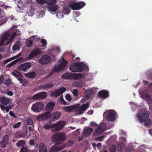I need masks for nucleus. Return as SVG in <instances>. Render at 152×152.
Here are the masks:
<instances>
[{
	"label": "nucleus",
	"instance_id": "61",
	"mask_svg": "<svg viewBox=\"0 0 152 152\" xmlns=\"http://www.w3.org/2000/svg\"><path fill=\"white\" fill-rule=\"evenodd\" d=\"M29 144L31 145H33L34 144V141L33 139H31L30 141Z\"/></svg>",
	"mask_w": 152,
	"mask_h": 152
},
{
	"label": "nucleus",
	"instance_id": "47",
	"mask_svg": "<svg viewBox=\"0 0 152 152\" xmlns=\"http://www.w3.org/2000/svg\"><path fill=\"white\" fill-rule=\"evenodd\" d=\"M26 123L28 125H33V123L32 120L29 118L27 119Z\"/></svg>",
	"mask_w": 152,
	"mask_h": 152
},
{
	"label": "nucleus",
	"instance_id": "33",
	"mask_svg": "<svg viewBox=\"0 0 152 152\" xmlns=\"http://www.w3.org/2000/svg\"><path fill=\"white\" fill-rule=\"evenodd\" d=\"M21 47V45L20 42H17L12 47V50L15 51L19 50Z\"/></svg>",
	"mask_w": 152,
	"mask_h": 152
},
{
	"label": "nucleus",
	"instance_id": "7",
	"mask_svg": "<svg viewBox=\"0 0 152 152\" xmlns=\"http://www.w3.org/2000/svg\"><path fill=\"white\" fill-rule=\"evenodd\" d=\"M93 89L89 88L87 89L85 91V95L82 98L81 101L83 102L89 99L93 94Z\"/></svg>",
	"mask_w": 152,
	"mask_h": 152
},
{
	"label": "nucleus",
	"instance_id": "16",
	"mask_svg": "<svg viewBox=\"0 0 152 152\" xmlns=\"http://www.w3.org/2000/svg\"><path fill=\"white\" fill-rule=\"evenodd\" d=\"M61 115V113L58 111H55L53 112L52 114L50 113V117L53 121H55L58 120L60 118Z\"/></svg>",
	"mask_w": 152,
	"mask_h": 152
},
{
	"label": "nucleus",
	"instance_id": "28",
	"mask_svg": "<svg viewBox=\"0 0 152 152\" xmlns=\"http://www.w3.org/2000/svg\"><path fill=\"white\" fill-rule=\"evenodd\" d=\"M72 76H73L71 73L67 72L62 75V77L65 79H71L73 78Z\"/></svg>",
	"mask_w": 152,
	"mask_h": 152
},
{
	"label": "nucleus",
	"instance_id": "63",
	"mask_svg": "<svg viewBox=\"0 0 152 152\" xmlns=\"http://www.w3.org/2000/svg\"><path fill=\"white\" fill-rule=\"evenodd\" d=\"M151 121V120L149 119L147 121H146L145 123V125L146 126H148L149 125L150 122Z\"/></svg>",
	"mask_w": 152,
	"mask_h": 152
},
{
	"label": "nucleus",
	"instance_id": "38",
	"mask_svg": "<svg viewBox=\"0 0 152 152\" xmlns=\"http://www.w3.org/2000/svg\"><path fill=\"white\" fill-rule=\"evenodd\" d=\"M74 76V79L75 80L80 79L82 77V75L80 73H79L75 74Z\"/></svg>",
	"mask_w": 152,
	"mask_h": 152
},
{
	"label": "nucleus",
	"instance_id": "18",
	"mask_svg": "<svg viewBox=\"0 0 152 152\" xmlns=\"http://www.w3.org/2000/svg\"><path fill=\"white\" fill-rule=\"evenodd\" d=\"M115 113L113 112H110L108 113L106 119L107 121H113L115 120Z\"/></svg>",
	"mask_w": 152,
	"mask_h": 152
},
{
	"label": "nucleus",
	"instance_id": "51",
	"mask_svg": "<svg viewBox=\"0 0 152 152\" xmlns=\"http://www.w3.org/2000/svg\"><path fill=\"white\" fill-rule=\"evenodd\" d=\"M65 97L66 99L68 101H70L72 100L71 97L69 94H67L65 96Z\"/></svg>",
	"mask_w": 152,
	"mask_h": 152
},
{
	"label": "nucleus",
	"instance_id": "41",
	"mask_svg": "<svg viewBox=\"0 0 152 152\" xmlns=\"http://www.w3.org/2000/svg\"><path fill=\"white\" fill-rule=\"evenodd\" d=\"M20 83L24 86H27L28 84V81L25 79H23Z\"/></svg>",
	"mask_w": 152,
	"mask_h": 152
},
{
	"label": "nucleus",
	"instance_id": "13",
	"mask_svg": "<svg viewBox=\"0 0 152 152\" xmlns=\"http://www.w3.org/2000/svg\"><path fill=\"white\" fill-rule=\"evenodd\" d=\"M51 60V58L48 55H44L42 56L39 61L41 64H45L49 63Z\"/></svg>",
	"mask_w": 152,
	"mask_h": 152
},
{
	"label": "nucleus",
	"instance_id": "8",
	"mask_svg": "<svg viewBox=\"0 0 152 152\" xmlns=\"http://www.w3.org/2000/svg\"><path fill=\"white\" fill-rule=\"evenodd\" d=\"M42 53V51L39 48H35L32 50L30 54L28 55V58L29 59H31Z\"/></svg>",
	"mask_w": 152,
	"mask_h": 152
},
{
	"label": "nucleus",
	"instance_id": "62",
	"mask_svg": "<svg viewBox=\"0 0 152 152\" xmlns=\"http://www.w3.org/2000/svg\"><path fill=\"white\" fill-rule=\"evenodd\" d=\"M21 54L20 53H19L18 55L13 57V58L14 59L15 58H17L19 57H20V56H21Z\"/></svg>",
	"mask_w": 152,
	"mask_h": 152
},
{
	"label": "nucleus",
	"instance_id": "4",
	"mask_svg": "<svg viewBox=\"0 0 152 152\" xmlns=\"http://www.w3.org/2000/svg\"><path fill=\"white\" fill-rule=\"evenodd\" d=\"M44 104L41 102L36 103L31 107V109L34 112L39 113L41 112L43 109Z\"/></svg>",
	"mask_w": 152,
	"mask_h": 152
},
{
	"label": "nucleus",
	"instance_id": "1",
	"mask_svg": "<svg viewBox=\"0 0 152 152\" xmlns=\"http://www.w3.org/2000/svg\"><path fill=\"white\" fill-rule=\"evenodd\" d=\"M66 138L65 133L60 132L55 133L53 135L52 139L53 141L55 143L51 148L50 151L51 152L58 151L61 150L66 146L62 142L64 141Z\"/></svg>",
	"mask_w": 152,
	"mask_h": 152
},
{
	"label": "nucleus",
	"instance_id": "25",
	"mask_svg": "<svg viewBox=\"0 0 152 152\" xmlns=\"http://www.w3.org/2000/svg\"><path fill=\"white\" fill-rule=\"evenodd\" d=\"M23 59V58L22 57H20L19 58H18L16 60L13 61L12 62H11V63L9 64H7L6 67L7 68H9L11 66H13L14 64H15L18 63V62L20 61H21Z\"/></svg>",
	"mask_w": 152,
	"mask_h": 152
},
{
	"label": "nucleus",
	"instance_id": "26",
	"mask_svg": "<svg viewBox=\"0 0 152 152\" xmlns=\"http://www.w3.org/2000/svg\"><path fill=\"white\" fill-rule=\"evenodd\" d=\"M9 37V33L8 32H7L1 35L0 39L1 42H3L6 40L8 39V38Z\"/></svg>",
	"mask_w": 152,
	"mask_h": 152
},
{
	"label": "nucleus",
	"instance_id": "29",
	"mask_svg": "<svg viewBox=\"0 0 152 152\" xmlns=\"http://www.w3.org/2000/svg\"><path fill=\"white\" fill-rule=\"evenodd\" d=\"M37 74L34 72H32L26 73L25 75L26 77L30 78H33L35 77Z\"/></svg>",
	"mask_w": 152,
	"mask_h": 152
},
{
	"label": "nucleus",
	"instance_id": "2",
	"mask_svg": "<svg viewBox=\"0 0 152 152\" xmlns=\"http://www.w3.org/2000/svg\"><path fill=\"white\" fill-rule=\"evenodd\" d=\"M70 71L74 72H82L83 69H86L88 72L89 69L88 66L83 63L77 62L72 64L69 67Z\"/></svg>",
	"mask_w": 152,
	"mask_h": 152
},
{
	"label": "nucleus",
	"instance_id": "27",
	"mask_svg": "<svg viewBox=\"0 0 152 152\" xmlns=\"http://www.w3.org/2000/svg\"><path fill=\"white\" fill-rule=\"evenodd\" d=\"M54 86L53 83L52 82H49L48 84H46L42 86L41 87L42 88H44L47 90L48 89Z\"/></svg>",
	"mask_w": 152,
	"mask_h": 152
},
{
	"label": "nucleus",
	"instance_id": "52",
	"mask_svg": "<svg viewBox=\"0 0 152 152\" xmlns=\"http://www.w3.org/2000/svg\"><path fill=\"white\" fill-rule=\"evenodd\" d=\"M72 93L75 96H77L78 95V91L76 89H74L73 91H72Z\"/></svg>",
	"mask_w": 152,
	"mask_h": 152
},
{
	"label": "nucleus",
	"instance_id": "6",
	"mask_svg": "<svg viewBox=\"0 0 152 152\" xmlns=\"http://www.w3.org/2000/svg\"><path fill=\"white\" fill-rule=\"evenodd\" d=\"M66 90V88L62 87L59 89H56L52 92L50 94V96L55 98H56L62 94Z\"/></svg>",
	"mask_w": 152,
	"mask_h": 152
},
{
	"label": "nucleus",
	"instance_id": "49",
	"mask_svg": "<svg viewBox=\"0 0 152 152\" xmlns=\"http://www.w3.org/2000/svg\"><path fill=\"white\" fill-rule=\"evenodd\" d=\"M37 3L40 4H44L45 2V0H36Z\"/></svg>",
	"mask_w": 152,
	"mask_h": 152
},
{
	"label": "nucleus",
	"instance_id": "50",
	"mask_svg": "<svg viewBox=\"0 0 152 152\" xmlns=\"http://www.w3.org/2000/svg\"><path fill=\"white\" fill-rule=\"evenodd\" d=\"M21 124V122H18L17 124L13 126V127L14 128H18L19 127Z\"/></svg>",
	"mask_w": 152,
	"mask_h": 152
},
{
	"label": "nucleus",
	"instance_id": "34",
	"mask_svg": "<svg viewBox=\"0 0 152 152\" xmlns=\"http://www.w3.org/2000/svg\"><path fill=\"white\" fill-rule=\"evenodd\" d=\"M73 109V107L71 106H67L64 107L63 108L64 110L67 112L72 111Z\"/></svg>",
	"mask_w": 152,
	"mask_h": 152
},
{
	"label": "nucleus",
	"instance_id": "55",
	"mask_svg": "<svg viewBox=\"0 0 152 152\" xmlns=\"http://www.w3.org/2000/svg\"><path fill=\"white\" fill-rule=\"evenodd\" d=\"M9 114L11 116L15 118H17V117L16 115H15L13 112L12 111H10L9 112Z\"/></svg>",
	"mask_w": 152,
	"mask_h": 152
},
{
	"label": "nucleus",
	"instance_id": "42",
	"mask_svg": "<svg viewBox=\"0 0 152 152\" xmlns=\"http://www.w3.org/2000/svg\"><path fill=\"white\" fill-rule=\"evenodd\" d=\"M116 148L115 145H113L110 147L109 152H116Z\"/></svg>",
	"mask_w": 152,
	"mask_h": 152
},
{
	"label": "nucleus",
	"instance_id": "15",
	"mask_svg": "<svg viewBox=\"0 0 152 152\" xmlns=\"http://www.w3.org/2000/svg\"><path fill=\"white\" fill-rule=\"evenodd\" d=\"M65 124V122L64 121H59L55 124L54 126V127L55 128L56 131H58L61 130L64 126Z\"/></svg>",
	"mask_w": 152,
	"mask_h": 152
},
{
	"label": "nucleus",
	"instance_id": "19",
	"mask_svg": "<svg viewBox=\"0 0 152 152\" xmlns=\"http://www.w3.org/2000/svg\"><path fill=\"white\" fill-rule=\"evenodd\" d=\"M98 96L102 98H106L109 96V92L104 90L100 91L98 93Z\"/></svg>",
	"mask_w": 152,
	"mask_h": 152
},
{
	"label": "nucleus",
	"instance_id": "57",
	"mask_svg": "<svg viewBox=\"0 0 152 152\" xmlns=\"http://www.w3.org/2000/svg\"><path fill=\"white\" fill-rule=\"evenodd\" d=\"M7 93L8 95L10 96H12L13 95V92L11 91H8Z\"/></svg>",
	"mask_w": 152,
	"mask_h": 152
},
{
	"label": "nucleus",
	"instance_id": "37",
	"mask_svg": "<svg viewBox=\"0 0 152 152\" xmlns=\"http://www.w3.org/2000/svg\"><path fill=\"white\" fill-rule=\"evenodd\" d=\"M12 74L16 77L18 76H20V75H21V73L20 72L18 71L14 70Z\"/></svg>",
	"mask_w": 152,
	"mask_h": 152
},
{
	"label": "nucleus",
	"instance_id": "60",
	"mask_svg": "<svg viewBox=\"0 0 152 152\" xmlns=\"http://www.w3.org/2000/svg\"><path fill=\"white\" fill-rule=\"evenodd\" d=\"M11 108L12 107L11 106H9L7 107L5 110L7 112H8Z\"/></svg>",
	"mask_w": 152,
	"mask_h": 152
},
{
	"label": "nucleus",
	"instance_id": "46",
	"mask_svg": "<svg viewBox=\"0 0 152 152\" xmlns=\"http://www.w3.org/2000/svg\"><path fill=\"white\" fill-rule=\"evenodd\" d=\"M32 42L31 40H28L26 44V46L27 47H29L32 45Z\"/></svg>",
	"mask_w": 152,
	"mask_h": 152
},
{
	"label": "nucleus",
	"instance_id": "17",
	"mask_svg": "<svg viewBox=\"0 0 152 152\" xmlns=\"http://www.w3.org/2000/svg\"><path fill=\"white\" fill-rule=\"evenodd\" d=\"M89 103L87 102L86 104H83L81 106L77 108V110L79 111V114H81L84 111L86 110L89 107Z\"/></svg>",
	"mask_w": 152,
	"mask_h": 152
},
{
	"label": "nucleus",
	"instance_id": "30",
	"mask_svg": "<svg viewBox=\"0 0 152 152\" xmlns=\"http://www.w3.org/2000/svg\"><path fill=\"white\" fill-rule=\"evenodd\" d=\"M74 86L76 87H79L81 88L85 85V83L82 81H79L75 82L74 84Z\"/></svg>",
	"mask_w": 152,
	"mask_h": 152
},
{
	"label": "nucleus",
	"instance_id": "59",
	"mask_svg": "<svg viewBox=\"0 0 152 152\" xmlns=\"http://www.w3.org/2000/svg\"><path fill=\"white\" fill-rule=\"evenodd\" d=\"M1 108V110H4L5 109H6V107L5 106L1 104L0 105Z\"/></svg>",
	"mask_w": 152,
	"mask_h": 152
},
{
	"label": "nucleus",
	"instance_id": "53",
	"mask_svg": "<svg viewBox=\"0 0 152 152\" xmlns=\"http://www.w3.org/2000/svg\"><path fill=\"white\" fill-rule=\"evenodd\" d=\"M16 78L18 80L20 81V82L23 79V77L21 75H20V76L17 77Z\"/></svg>",
	"mask_w": 152,
	"mask_h": 152
},
{
	"label": "nucleus",
	"instance_id": "39",
	"mask_svg": "<svg viewBox=\"0 0 152 152\" xmlns=\"http://www.w3.org/2000/svg\"><path fill=\"white\" fill-rule=\"evenodd\" d=\"M46 3L49 4H54L56 3V0H45Z\"/></svg>",
	"mask_w": 152,
	"mask_h": 152
},
{
	"label": "nucleus",
	"instance_id": "32",
	"mask_svg": "<svg viewBox=\"0 0 152 152\" xmlns=\"http://www.w3.org/2000/svg\"><path fill=\"white\" fill-rule=\"evenodd\" d=\"M26 142L24 140H20L16 143V145L18 147L23 146L25 144Z\"/></svg>",
	"mask_w": 152,
	"mask_h": 152
},
{
	"label": "nucleus",
	"instance_id": "40",
	"mask_svg": "<svg viewBox=\"0 0 152 152\" xmlns=\"http://www.w3.org/2000/svg\"><path fill=\"white\" fill-rule=\"evenodd\" d=\"M28 148L26 146H22L19 152H27Z\"/></svg>",
	"mask_w": 152,
	"mask_h": 152
},
{
	"label": "nucleus",
	"instance_id": "48",
	"mask_svg": "<svg viewBox=\"0 0 152 152\" xmlns=\"http://www.w3.org/2000/svg\"><path fill=\"white\" fill-rule=\"evenodd\" d=\"M13 59H14V58L12 57L10 58H9V59H6L5 61H4V63H3V64L4 65H5L7 63L10 62V61H12V60Z\"/></svg>",
	"mask_w": 152,
	"mask_h": 152
},
{
	"label": "nucleus",
	"instance_id": "20",
	"mask_svg": "<svg viewBox=\"0 0 152 152\" xmlns=\"http://www.w3.org/2000/svg\"><path fill=\"white\" fill-rule=\"evenodd\" d=\"M55 103L52 101L50 102L46 105L45 107V109L47 112H50L53 109V108L55 106Z\"/></svg>",
	"mask_w": 152,
	"mask_h": 152
},
{
	"label": "nucleus",
	"instance_id": "45",
	"mask_svg": "<svg viewBox=\"0 0 152 152\" xmlns=\"http://www.w3.org/2000/svg\"><path fill=\"white\" fill-rule=\"evenodd\" d=\"M43 128L45 129H48L51 128V125L48 123H47L43 126Z\"/></svg>",
	"mask_w": 152,
	"mask_h": 152
},
{
	"label": "nucleus",
	"instance_id": "11",
	"mask_svg": "<svg viewBox=\"0 0 152 152\" xmlns=\"http://www.w3.org/2000/svg\"><path fill=\"white\" fill-rule=\"evenodd\" d=\"M31 64L28 62H26L21 64L18 68V70L26 72L27 69H29L31 67Z\"/></svg>",
	"mask_w": 152,
	"mask_h": 152
},
{
	"label": "nucleus",
	"instance_id": "5",
	"mask_svg": "<svg viewBox=\"0 0 152 152\" xmlns=\"http://www.w3.org/2000/svg\"><path fill=\"white\" fill-rule=\"evenodd\" d=\"M86 5L85 3L83 1H79L75 3H71L69 5L70 7L73 10H79Z\"/></svg>",
	"mask_w": 152,
	"mask_h": 152
},
{
	"label": "nucleus",
	"instance_id": "43",
	"mask_svg": "<svg viewBox=\"0 0 152 152\" xmlns=\"http://www.w3.org/2000/svg\"><path fill=\"white\" fill-rule=\"evenodd\" d=\"M11 80L10 78H8L7 80H5L4 81V84L6 86H9L10 85Z\"/></svg>",
	"mask_w": 152,
	"mask_h": 152
},
{
	"label": "nucleus",
	"instance_id": "58",
	"mask_svg": "<svg viewBox=\"0 0 152 152\" xmlns=\"http://www.w3.org/2000/svg\"><path fill=\"white\" fill-rule=\"evenodd\" d=\"M16 32H14L12 34V36L11 37V40H12L14 38L15 36L16 35Z\"/></svg>",
	"mask_w": 152,
	"mask_h": 152
},
{
	"label": "nucleus",
	"instance_id": "44",
	"mask_svg": "<svg viewBox=\"0 0 152 152\" xmlns=\"http://www.w3.org/2000/svg\"><path fill=\"white\" fill-rule=\"evenodd\" d=\"M41 42L42 43L41 46L43 47H45L47 44L46 41L43 39L41 40Z\"/></svg>",
	"mask_w": 152,
	"mask_h": 152
},
{
	"label": "nucleus",
	"instance_id": "21",
	"mask_svg": "<svg viewBox=\"0 0 152 152\" xmlns=\"http://www.w3.org/2000/svg\"><path fill=\"white\" fill-rule=\"evenodd\" d=\"M39 152H48L47 147L43 143L39 145Z\"/></svg>",
	"mask_w": 152,
	"mask_h": 152
},
{
	"label": "nucleus",
	"instance_id": "35",
	"mask_svg": "<svg viewBox=\"0 0 152 152\" xmlns=\"http://www.w3.org/2000/svg\"><path fill=\"white\" fill-rule=\"evenodd\" d=\"M143 97L144 99L148 102H150L151 100V96L148 94H144Z\"/></svg>",
	"mask_w": 152,
	"mask_h": 152
},
{
	"label": "nucleus",
	"instance_id": "64",
	"mask_svg": "<svg viewBox=\"0 0 152 152\" xmlns=\"http://www.w3.org/2000/svg\"><path fill=\"white\" fill-rule=\"evenodd\" d=\"M93 110H90L88 112V113L89 114H92L93 113Z\"/></svg>",
	"mask_w": 152,
	"mask_h": 152
},
{
	"label": "nucleus",
	"instance_id": "31",
	"mask_svg": "<svg viewBox=\"0 0 152 152\" xmlns=\"http://www.w3.org/2000/svg\"><path fill=\"white\" fill-rule=\"evenodd\" d=\"M104 129H103L100 126H99L94 132V135H97L103 132L104 130Z\"/></svg>",
	"mask_w": 152,
	"mask_h": 152
},
{
	"label": "nucleus",
	"instance_id": "56",
	"mask_svg": "<svg viewBox=\"0 0 152 152\" xmlns=\"http://www.w3.org/2000/svg\"><path fill=\"white\" fill-rule=\"evenodd\" d=\"M82 134L83 135L81 136H79L78 137V140L80 141L82 140L83 139L84 136H85L83 133H82Z\"/></svg>",
	"mask_w": 152,
	"mask_h": 152
},
{
	"label": "nucleus",
	"instance_id": "54",
	"mask_svg": "<svg viewBox=\"0 0 152 152\" xmlns=\"http://www.w3.org/2000/svg\"><path fill=\"white\" fill-rule=\"evenodd\" d=\"M34 129V126H29L28 127V130L31 132H33V129Z\"/></svg>",
	"mask_w": 152,
	"mask_h": 152
},
{
	"label": "nucleus",
	"instance_id": "36",
	"mask_svg": "<svg viewBox=\"0 0 152 152\" xmlns=\"http://www.w3.org/2000/svg\"><path fill=\"white\" fill-rule=\"evenodd\" d=\"M71 11L70 9L68 7H65L63 9L62 11V12L65 14H68Z\"/></svg>",
	"mask_w": 152,
	"mask_h": 152
},
{
	"label": "nucleus",
	"instance_id": "24",
	"mask_svg": "<svg viewBox=\"0 0 152 152\" xmlns=\"http://www.w3.org/2000/svg\"><path fill=\"white\" fill-rule=\"evenodd\" d=\"M93 132V129L92 128H88L85 129L83 132V134L86 136L90 135Z\"/></svg>",
	"mask_w": 152,
	"mask_h": 152
},
{
	"label": "nucleus",
	"instance_id": "10",
	"mask_svg": "<svg viewBox=\"0 0 152 152\" xmlns=\"http://www.w3.org/2000/svg\"><path fill=\"white\" fill-rule=\"evenodd\" d=\"M50 116L49 112H47L37 117L36 119L39 121H43L48 119Z\"/></svg>",
	"mask_w": 152,
	"mask_h": 152
},
{
	"label": "nucleus",
	"instance_id": "14",
	"mask_svg": "<svg viewBox=\"0 0 152 152\" xmlns=\"http://www.w3.org/2000/svg\"><path fill=\"white\" fill-rule=\"evenodd\" d=\"M9 137L6 135L4 136L1 141L0 142V145L3 148L6 147L8 144Z\"/></svg>",
	"mask_w": 152,
	"mask_h": 152
},
{
	"label": "nucleus",
	"instance_id": "3",
	"mask_svg": "<svg viewBox=\"0 0 152 152\" xmlns=\"http://www.w3.org/2000/svg\"><path fill=\"white\" fill-rule=\"evenodd\" d=\"M68 62L63 58L61 62L59 65H55L53 72H50L46 78L51 76L53 74L54 72H59L63 70L65 68Z\"/></svg>",
	"mask_w": 152,
	"mask_h": 152
},
{
	"label": "nucleus",
	"instance_id": "22",
	"mask_svg": "<svg viewBox=\"0 0 152 152\" xmlns=\"http://www.w3.org/2000/svg\"><path fill=\"white\" fill-rule=\"evenodd\" d=\"M58 8V6L56 4H55L50 6L48 9L50 12L52 14H54Z\"/></svg>",
	"mask_w": 152,
	"mask_h": 152
},
{
	"label": "nucleus",
	"instance_id": "23",
	"mask_svg": "<svg viewBox=\"0 0 152 152\" xmlns=\"http://www.w3.org/2000/svg\"><path fill=\"white\" fill-rule=\"evenodd\" d=\"M10 99L9 98L4 97L1 98L0 99V102L4 105H7L9 103Z\"/></svg>",
	"mask_w": 152,
	"mask_h": 152
},
{
	"label": "nucleus",
	"instance_id": "12",
	"mask_svg": "<svg viewBox=\"0 0 152 152\" xmlns=\"http://www.w3.org/2000/svg\"><path fill=\"white\" fill-rule=\"evenodd\" d=\"M149 114L147 111L144 112L142 115H139L138 117V119L140 123L145 121L148 119Z\"/></svg>",
	"mask_w": 152,
	"mask_h": 152
},
{
	"label": "nucleus",
	"instance_id": "9",
	"mask_svg": "<svg viewBox=\"0 0 152 152\" xmlns=\"http://www.w3.org/2000/svg\"><path fill=\"white\" fill-rule=\"evenodd\" d=\"M47 96V94L44 92H42L37 93L33 96L32 99L34 100L43 99Z\"/></svg>",
	"mask_w": 152,
	"mask_h": 152
}]
</instances>
